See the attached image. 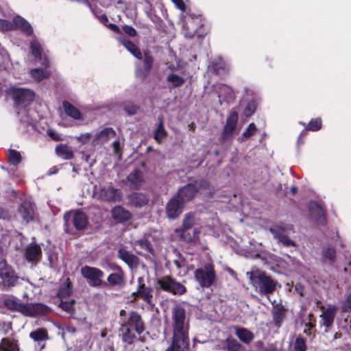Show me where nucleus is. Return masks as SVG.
<instances>
[{
	"mask_svg": "<svg viewBox=\"0 0 351 351\" xmlns=\"http://www.w3.org/2000/svg\"><path fill=\"white\" fill-rule=\"evenodd\" d=\"M170 324L175 343H178L180 348H184L186 340L189 341V317L180 304H176L172 308Z\"/></svg>",
	"mask_w": 351,
	"mask_h": 351,
	"instance_id": "1",
	"label": "nucleus"
},
{
	"mask_svg": "<svg viewBox=\"0 0 351 351\" xmlns=\"http://www.w3.org/2000/svg\"><path fill=\"white\" fill-rule=\"evenodd\" d=\"M254 290L261 295H269L275 291L277 282L257 268H252L246 272Z\"/></svg>",
	"mask_w": 351,
	"mask_h": 351,
	"instance_id": "2",
	"label": "nucleus"
},
{
	"mask_svg": "<svg viewBox=\"0 0 351 351\" xmlns=\"http://www.w3.org/2000/svg\"><path fill=\"white\" fill-rule=\"evenodd\" d=\"M64 230L67 233H73V228L76 230H82L85 228L88 223V219L86 215L81 211H70L64 214Z\"/></svg>",
	"mask_w": 351,
	"mask_h": 351,
	"instance_id": "3",
	"label": "nucleus"
},
{
	"mask_svg": "<svg viewBox=\"0 0 351 351\" xmlns=\"http://www.w3.org/2000/svg\"><path fill=\"white\" fill-rule=\"evenodd\" d=\"M195 280L204 287H210L215 281V274L212 265L206 264L195 272Z\"/></svg>",
	"mask_w": 351,
	"mask_h": 351,
	"instance_id": "4",
	"label": "nucleus"
},
{
	"mask_svg": "<svg viewBox=\"0 0 351 351\" xmlns=\"http://www.w3.org/2000/svg\"><path fill=\"white\" fill-rule=\"evenodd\" d=\"M15 29H21L28 34L32 33V28L30 24L20 16H15L13 19L12 23L4 19H0L1 31H10Z\"/></svg>",
	"mask_w": 351,
	"mask_h": 351,
	"instance_id": "5",
	"label": "nucleus"
},
{
	"mask_svg": "<svg viewBox=\"0 0 351 351\" xmlns=\"http://www.w3.org/2000/svg\"><path fill=\"white\" fill-rule=\"evenodd\" d=\"M157 285L162 290L174 295H182L186 292L185 287L169 276H164L157 280Z\"/></svg>",
	"mask_w": 351,
	"mask_h": 351,
	"instance_id": "6",
	"label": "nucleus"
},
{
	"mask_svg": "<svg viewBox=\"0 0 351 351\" xmlns=\"http://www.w3.org/2000/svg\"><path fill=\"white\" fill-rule=\"evenodd\" d=\"M80 271L90 286L99 287L102 284L101 278L104 274L101 269L86 265L81 268Z\"/></svg>",
	"mask_w": 351,
	"mask_h": 351,
	"instance_id": "7",
	"label": "nucleus"
},
{
	"mask_svg": "<svg viewBox=\"0 0 351 351\" xmlns=\"http://www.w3.org/2000/svg\"><path fill=\"white\" fill-rule=\"evenodd\" d=\"M137 283L136 290L132 294V297L133 298L132 302L136 301L138 298H141L148 304L152 305V299L153 298L152 288L145 285V278L143 277H138Z\"/></svg>",
	"mask_w": 351,
	"mask_h": 351,
	"instance_id": "8",
	"label": "nucleus"
},
{
	"mask_svg": "<svg viewBox=\"0 0 351 351\" xmlns=\"http://www.w3.org/2000/svg\"><path fill=\"white\" fill-rule=\"evenodd\" d=\"M19 277L11 266L5 261H0V279L3 286L13 287L16 285Z\"/></svg>",
	"mask_w": 351,
	"mask_h": 351,
	"instance_id": "9",
	"label": "nucleus"
},
{
	"mask_svg": "<svg viewBox=\"0 0 351 351\" xmlns=\"http://www.w3.org/2000/svg\"><path fill=\"white\" fill-rule=\"evenodd\" d=\"M120 322L138 334L142 333L144 330V324L141 317L135 311L129 312L127 317L121 318Z\"/></svg>",
	"mask_w": 351,
	"mask_h": 351,
	"instance_id": "10",
	"label": "nucleus"
},
{
	"mask_svg": "<svg viewBox=\"0 0 351 351\" xmlns=\"http://www.w3.org/2000/svg\"><path fill=\"white\" fill-rule=\"evenodd\" d=\"M203 25L201 16H189L184 21L183 34L186 38H193L197 34V29Z\"/></svg>",
	"mask_w": 351,
	"mask_h": 351,
	"instance_id": "11",
	"label": "nucleus"
},
{
	"mask_svg": "<svg viewBox=\"0 0 351 351\" xmlns=\"http://www.w3.org/2000/svg\"><path fill=\"white\" fill-rule=\"evenodd\" d=\"M11 94L17 104H29L35 97V93L33 90L25 88H13L11 90Z\"/></svg>",
	"mask_w": 351,
	"mask_h": 351,
	"instance_id": "12",
	"label": "nucleus"
},
{
	"mask_svg": "<svg viewBox=\"0 0 351 351\" xmlns=\"http://www.w3.org/2000/svg\"><path fill=\"white\" fill-rule=\"evenodd\" d=\"M320 308L322 309V313L319 316V324L322 326H324L328 329L334 322L337 312V308L335 305L330 304L326 308L322 306Z\"/></svg>",
	"mask_w": 351,
	"mask_h": 351,
	"instance_id": "13",
	"label": "nucleus"
},
{
	"mask_svg": "<svg viewBox=\"0 0 351 351\" xmlns=\"http://www.w3.org/2000/svg\"><path fill=\"white\" fill-rule=\"evenodd\" d=\"M237 122V112L235 111L231 112L226 119V122L223 127V130L221 134V138L223 140L226 141L230 139L236 130Z\"/></svg>",
	"mask_w": 351,
	"mask_h": 351,
	"instance_id": "14",
	"label": "nucleus"
},
{
	"mask_svg": "<svg viewBox=\"0 0 351 351\" xmlns=\"http://www.w3.org/2000/svg\"><path fill=\"white\" fill-rule=\"evenodd\" d=\"M183 205L184 202L176 196L171 198L166 206L167 217L173 219L178 217L182 212Z\"/></svg>",
	"mask_w": 351,
	"mask_h": 351,
	"instance_id": "15",
	"label": "nucleus"
},
{
	"mask_svg": "<svg viewBox=\"0 0 351 351\" xmlns=\"http://www.w3.org/2000/svg\"><path fill=\"white\" fill-rule=\"evenodd\" d=\"M47 307L40 303L23 304L21 313L25 316L35 317L45 313Z\"/></svg>",
	"mask_w": 351,
	"mask_h": 351,
	"instance_id": "16",
	"label": "nucleus"
},
{
	"mask_svg": "<svg viewBox=\"0 0 351 351\" xmlns=\"http://www.w3.org/2000/svg\"><path fill=\"white\" fill-rule=\"evenodd\" d=\"M116 135L115 131L112 128H105L93 135L87 134V137L93 138L97 143H105L114 138Z\"/></svg>",
	"mask_w": 351,
	"mask_h": 351,
	"instance_id": "17",
	"label": "nucleus"
},
{
	"mask_svg": "<svg viewBox=\"0 0 351 351\" xmlns=\"http://www.w3.org/2000/svg\"><path fill=\"white\" fill-rule=\"evenodd\" d=\"M197 191V189L196 186L193 184H189L181 188L176 197L184 203L193 199L196 195Z\"/></svg>",
	"mask_w": 351,
	"mask_h": 351,
	"instance_id": "18",
	"label": "nucleus"
},
{
	"mask_svg": "<svg viewBox=\"0 0 351 351\" xmlns=\"http://www.w3.org/2000/svg\"><path fill=\"white\" fill-rule=\"evenodd\" d=\"M133 246L138 254H143L145 255L147 254H154V249L151 243L145 238L135 241L133 243Z\"/></svg>",
	"mask_w": 351,
	"mask_h": 351,
	"instance_id": "19",
	"label": "nucleus"
},
{
	"mask_svg": "<svg viewBox=\"0 0 351 351\" xmlns=\"http://www.w3.org/2000/svg\"><path fill=\"white\" fill-rule=\"evenodd\" d=\"M118 256L131 269L137 267L138 265V258L137 256L125 249H120L118 251Z\"/></svg>",
	"mask_w": 351,
	"mask_h": 351,
	"instance_id": "20",
	"label": "nucleus"
},
{
	"mask_svg": "<svg viewBox=\"0 0 351 351\" xmlns=\"http://www.w3.org/2000/svg\"><path fill=\"white\" fill-rule=\"evenodd\" d=\"M112 217L116 221L124 223L130 219L132 215L122 206H117L112 210Z\"/></svg>",
	"mask_w": 351,
	"mask_h": 351,
	"instance_id": "21",
	"label": "nucleus"
},
{
	"mask_svg": "<svg viewBox=\"0 0 351 351\" xmlns=\"http://www.w3.org/2000/svg\"><path fill=\"white\" fill-rule=\"evenodd\" d=\"M128 182L131 188L138 189L144 182L143 176L140 170L135 169L127 177Z\"/></svg>",
	"mask_w": 351,
	"mask_h": 351,
	"instance_id": "22",
	"label": "nucleus"
},
{
	"mask_svg": "<svg viewBox=\"0 0 351 351\" xmlns=\"http://www.w3.org/2000/svg\"><path fill=\"white\" fill-rule=\"evenodd\" d=\"M100 196L108 201H116L119 199L121 196V192L119 189H115L111 186L103 188L100 191Z\"/></svg>",
	"mask_w": 351,
	"mask_h": 351,
	"instance_id": "23",
	"label": "nucleus"
},
{
	"mask_svg": "<svg viewBox=\"0 0 351 351\" xmlns=\"http://www.w3.org/2000/svg\"><path fill=\"white\" fill-rule=\"evenodd\" d=\"M216 88L219 92V97L220 101L221 97H222L223 99L228 103L231 102L234 99V93L230 87L225 84H221L219 85Z\"/></svg>",
	"mask_w": 351,
	"mask_h": 351,
	"instance_id": "24",
	"label": "nucleus"
},
{
	"mask_svg": "<svg viewBox=\"0 0 351 351\" xmlns=\"http://www.w3.org/2000/svg\"><path fill=\"white\" fill-rule=\"evenodd\" d=\"M144 71L136 70V75L141 80H144L149 73L153 64L152 58L147 53L144 54Z\"/></svg>",
	"mask_w": 351,
	"mask_h": 351,
	"instance_id": "25",
	"label": "nucleus"
},
{
	"mask_svg": "<svg viewBox=\"0 0 351 351\" xmlns=\"http://www.w3.org/2000/svg\"><path fill=\"white\" fill-rule=\"evenodd\" d=\"M292 230V226L284 223L276 225L269 228V232L276 239H278L280 237L285 234V233L291 232Z\"/></svg>",
	"mask_w": 351,
	"mask_h": 351,
	"instance_id": "26",
	"label": "nucleus"
},
{
	"mask_svg": "<svg viewBox=\"0 0 351 351\" xmlns=\"http://www.w3.org/2000/svg\"><path fill=\"white\" fill-rule=\"evenodd\" d=\"M18 341L10 338H3L0 341V351H19Z\"/></svg>",
	"mask_w": 351,
	"mask_h": 351,
	"instance_id": "27",
	"label": "nucleus"
},
{
	"mask_svg": "<svg viewBox=\"0 0 351 351\" xmlns=\"http://www.w3.org/2000/svg\"><path fill=\"white\" fill-rule=\"evenodd\" d=\"M19 211L23 219L26 222H29L33 219L34 209L32 205L29 202H25L23 203L20 206Z\"/></svg>",
	"mask_w": 351,
	"mask_h": 351,
	"instance_id": "28",
	"label": "nucleus"
},
{
	"mask_svg": "<svg viewBox=\"0 0 351 351\" xmlns=\"http://www.w3.org/2000/svg\"><path fill=\"white\" fill-rule=\"evenodd\" d=\"M41 256V248L37 245L29 246L26 249L25 257L28 261H38Z\"/></svg>",
	"mask_w": 351,
	"mask_h": 351,
	"instance_id": "29",
	"label": "nucleus"
},
{
	"mask_svg": "<svg viewBox=\"0 0 351 351\" xmlns=\"http://www.w3.org/2000/svg\"><path fill=\"white\" fill-rule=\"evenodd\" d=\"M119 332L123 342L128 344H132L134 342L136 338V335L134 333L136 332L134 331L132 329L129 328H128V326L121 324Z\"/></svg>",
	"mask_w": 351,
	"mask_h": 351,
	"instance_id": "30",
	"label": "nucleus"
},
{
	"mask_svg": "<svg viewBox=\"0 0 351 351\" xmlns=\"http://www.w3.org/2000/svg\"><path fill=\"white\" fill-rule=\"evenodd\" d=\"M118 40L136 58H143L141 51L133 43L123 37H119Z\"/></svg>",
	"mask_w": 351,
	"mask_h": 351,
	"instance_id": "31",
	"label": "nucleus"
},
{
	"mask_svg": "<svg viewBox=\"0 0 351 351\" xmlns=\"http://www.w3.org/2000/svg\"><path fill=\"white\" fill-rule=\"evenodd\" d=\"M29 337L39 345L49 339L47 332L44 328H38L31 332Z\"/></svg>",
	"mask_w": 351,
	"mask_h": 351,
	"instance_id": "32",
	"label": "nucleus"
},
{
	"mask_svg": "<svg viewBox=\"0 0 351 351\" xmlns=\"http://www.w3.org/2000/svg\"><path fill=\"white\" fill-rule=\"evenodd\" d=\"M62 106L65 113L68 116L76 120L81 119V112L74 106L68 101H63Z\"/></svg>",
	"mask_w": 351,
	"mask_h": 351,
	"instance_id": "33",
	"label": "nucleus"
},
{
	"mask_svg": "<svg viewBox=\"0 0 351 351\" xmlns=\"http://www.w3.org/2000/svg\"><path fill=\"white\" fill-rule=\"evenodd\" d=\"M116 270L117 272L110 274L107 278L111 285H120L123 282V272L121 267H117Z\"/></svg>",
	"mask_w": 351,
	"mask_h": 351,
	"instance_id": "34",
	"label": "nucleus"
},
{
	"mask_svg": "<svg viewBox=\"0 0 351 351\" xmlns=\"http://www.w3.org/2000/svg\"><path fill=\"white\" fill-rule=\"evenodd\" d=\"M235 334L241 341L245 343H250L254 339V335L246 328H236Z\"/></svg>",
	"mask_w": 351,
	"mask_h": 351,
	"instance_id": "35",
	"label": "nucleus"
},
{
	"mask_svg": "<svg viewBox=\"0 0 351 351\" xmlns=\"http://www.w3.org/2000/svg\"><path fill=\"white\" fill-rule=\"evenodd\" d=\"M56 152L58 156L64 160L71 159L74 156L72 149L66 145L57 146L56 147Z\"/></svg>",
	"mask_w": 351,
	"mask_h": 351,
	"instance_id": "36",
	"label": "nucleus"
},
{
	"mask_svg": "<svg viewBox=\"0 0 351 351\" xmlns=\"http://www.w3.org/2000/svg\"><path fill=\"white\" fill-rule=\"evenodd\" d=\"M8 163L10 165L16 167L22 160V156L20 152L9 149L8 152Z\"/></svg>",
	"mask_w": 351,
	"mask_h": 351,
	"instance_id": "37",
	"label": "nucleus"
},
{
	"mask_svg": "<svg viewBox=\"0 0 351 351\" xmlns=\"http://www.w3.org/2000/svg\"><path fill=\"white\" fill-rule=\"evenodd\" d=\"M73 289L71 282L67 279L66 281L60 287L58 292V297L60 300L66 299L71 295Z\"/></svg>",
	"mask_w": 351,
	"mask_h": 351,
	"instance_id": "38",
	"label": "nucleus"
},
{
	"mask_svg": "<svg viewBox=\"0 0 351 351\" xmlns=\"http://www.w3.org/2000/svg\"><path fill=\"white\" fill-rule=\"evenodd\" d=\"M167 81L170 84L173 88L180 87L184 83V79L176 73H171L167 75Z\"/></svg>",
	"mask_w": 351,
	"mask_h": 351,
	"instance_id": "39",
	"label": "nucleus"
},
{
	"mask_svg": "<svg viewBox=\"0 0 351 351\" xmlns=\"http://www.w3.org/2000/svg\"><path fill=\"white\" fill-rule=\"evenodd\" d=\"M309 210H310L311 215L317 219H319V218H321L324 215L323 209L316 202H311L310 203Z\"/></svg>",
	"mask_w": 351,
	"mask_h": 351,
	"instance_id": "40",
	"label": "nucleus"
},
{
	"mask_svg": "<svg viewBox=\"0 0 351 351\" xmlns=\"http://www.w3.org/2000/svg\"><path fill=\"white\" fill-rule=\"evenodd\" d=\"M31 76L38 81H40L49 76V73L43 69H34L30 71Z\"/></svg>",
	"mask_w": 351,
	"mask_h": 351,
	"instance_id": "41",
	"label": "nucleus"
},
{
	"mask_svg": "<svg viewBox=\"0 0 351 351\" xmlns=\"http://www.w3.org/2000/svg\"><path fill=\"white\" fill-rule=\"evenodd\" d=\"M256 130L257 128L256 125L254 123H250L243 132L242 136L238 138V141L239 142L244 141L245 138L253 136L256 133Z\"/></svg>",
	"mask_w": 351,
	"mask_h": 351,
	"instance_id": "42",
	"label": "nucleus"
},
{
	"mask_svg": "<svg viewBox=\"0 0 351 351\" xmlns=\"http://www.w3.org/2000/svg\"><path fill=\"white\" fill-rule=\"evenodd\" d=\"M30 48L32 54L36 58L42 60V48L40 44L37 40H32L30 44Z\"/></svg>",
	"mask_w": 351,
	"mask_h": 351,
	"instance_id": "43",
	"label": "nucleus"
},
{
	"mask_svg": "<svg viewBox=\"0 0 351 351\" xmlns=\"http://www.w3.org/2000/svg\"><path fill=\"white\" fill-rule=\"evenodd\" d=\"M166 136L167 132L164 128L163 121H160L155 132L154 138L158 142H160Z\"/></svg>",
	"mask_w": 351,
	"mask_h": 351,
	"instance_id": "44",
	"label": "nucleus"
},
{
	"mask_svg": "<svg viewBox=\"0 0 351 351\" xmlns=\"http://www.w3.org/2000/svg\"><path fill=\"white\" fill-rule=\"evenodd\" d=\"M228 351H244L242 346L234 339H227Z\"/></svg>",
	"mask_w": 351,
	"mask_h": 351,
	"instance_id": "45",
	"label": "nucleus"
},
{
	"mask_svg": "<svg viewBox=\"0 0 351 351\" xmlns=\"http://www.w3.org/2000/svg\"><path fill=\"white\" fill-rule=\"evenodd\" d=\"M5 305L11 310H14L21 313L23 304L18 302L14 299L8 298L5 300Z\"/></svg>",
	"mask_w": 351,
	"mask_h": 351,
	"instance_id": "46",
	"label": "nucleus"
},
{
	"mask_svg": "<svg viewBox=\"0 0 351 351\" xmlns=\"http://www.w3.org/2000/svg\"><path fill=\"white\" fill-rule=\"evenodd\" d=\"M74 303H75L74 300H64V299H62V300H60L59 306L62 310L70 313L73 310Z\"/></svg>",
	"mask_w": 351,
	"mask_h": 351,
	"instance_id": "47",
	"label": "nucleus"
},
{
	"mask_svg": "<svg viewBox=\"0 0 351 351\" xmlns=\"http://www.w3.org/2000/svg\"><path fill=\"white\" fill-rule=\"evenodd\" d=\"M195 223V216L192 213L185 215L183 219V227L184 229H190Z\"/></svg>",
	"mask_w": 351,
	"mask_h": 351,
	"instance_id": "48",
	"label": "nucleus"
},
{
	"mask_svg": "<svg viewBox=\"0 0 351 351\" xmlns=\"http://www.w3.org/2000/svg\"><path fill=\"white\" fill-rule=\"evenodd\" d=\"M256 109V103L254 101H250L247 103L244 110V114L245 117H250Z\"/></svg>",
	"mask_w": 351,
	"mask_h": 351,
	"instance_id": "49",
	"label": "nucleus"
},
{
	"mask_svg": "<svg viewBox=\"0 0 351 351\" xmlns=\"http://www.w3.org/2000/svg\"><path fill=\"white\" fill-rule=\"evenodd\" d=\"M306 348L304 339L298 337L295 339L292 351H306Z\"/></svg>",
	"mask_w": 351,
	"mask_h": 351,
	"instance_id": "50",
	"label": "nucleus"
},
{
	"mask_svg": "<svg viewBox=\"0 0 351 351\" xmlns=\"http://www.w3.org/2000/svg\"><path fill=\"white\" fill-rule=\"evenodd\" d=\"M189 346V341L186 340V346L184 348H180L178 343H176L173 337L171 345L167 348L165 351H186Z\"/></svg>",
	"mask_w": 351,
	"mask_h": 351,
	"instance_id": "51",
	"label": "nucleus"
},
{
	"mask_svg": "<svg viewBox=\"0 0 351 351\" xmlns=\"http://www.w3.org/2000/svg\"><path fill=\"white\" fill-rule=\"evenodd\" d=\"M322 127V121L320 119H315L311 120L308 126L307 129L311 131H317L319 130Z\"/></svg>",
	"mask_w": 351,
	"mask_h": 351,
	"instance_id": "52",
	"label": "nucleus"
},
{
	"mask_svg": "<svg viewBox=\"0 0 351 351\" xmlns=\"http://www.w3.org/2000/svg\"><path fill=\"white\" fill-rule=\"evenodd\" d=\"M335 252L333 249L328 248L324 251V257L332 261L335 259Z\"/></svg>",
	"mask_w": 351,
	"mask_h": 351,
	"instance_id": "53",
	"label": "nucleus"
},
{
	"mask_svg": "<svg viewBox=\"0 0 351 351\" xmlns=\"http://www.w3.org/2000/svg\"><path fill=\"white\" fill-rule=\"evenodd\" d=\"M342 311L345 312L351 311V293L347 296L346 300L342 306Z\"/></svg>",
	"mask_w": 351,
	"mask_h": 351,
	"instance_id": "54",
	"label": "nucleus"
},
{
	"mask_svg": "<svg viewBox=\"0 0 351 351\" xmlns=\"http://www.w3.org/2000/svg\"><path fill=\"white\" fill-rule=\"evenodd\" d=\"M124 110L128 114L133 115L137 112L138 107L134 104H129L125 106Z\"/></svg>",
	"mask_w": 351,
	"mask_h": 351,
	"instance_id": "55",
	"label": "nucleus"
},
{
	"mask_svg": "<svg viewBox=\"0 0 351 351\" xmlns=\"http://www.w3.org/2000/svg\"><path fill=\"white\" fill-rule=\"evenodd\" d=\"M278 241L286 246L294 245V242L285 234L280 237Z\"/></svg>",
	"mask_w": 351,
	"mask_h": 351,
	"instance_id": "56",
	"label": "nucleus"
},
{
	"mask_svg": "<svg viewBox=\"0 0 351 351\" xmlns=\"http://www.w3.org/2000/svg\"><path fill=\"white\" fill-rule=\"evenodd\" d=\"M123 30L125 34L130 36H134L136 34V29L130 25H125L123 27Z\"/></svg>",
	"mask_w": 351,
	"mask_h": 351,
	"instance_id": "57",
	"label": "nucleus"
},
{
	"mask_svg": "<svg viewBox=\"0 0 351 351\" xmlns=\"http://www.w3.org/2000/svg\"><path fill=\"white\" fill-rule=\"evenodd\" d=\"M201 232V230L199 228H195L193 230V238L191 237H189V238H184V239L186 241H197L199 240V235Z\"/></svg>",
	"mask_w": 351,
	"mask_h": 351,
	"instance_id": "58",
	"label": "nucleus"
},
{
	"mask_svg": "<svg viewBox=\"0 0 351 351\" xmlns=\"http://www.w3.org/2000/svg\"><path fill=\"white\" fill-rule=\"evenodd\" d=\"M47 134L56 141H59L62 140L60 136L55 130L52 129H49L47 130Z\"/></svg>",
	"mask_w": 351,
	"mask_h": 351,
	"instance_id": "59",
	"label": "nucleus"
},
{
	"mask_svg": "<svg viewBox=\"0 0 351 351\" xmlns=\"http://www.w3.org/2000/svg\"><path fill=\"white\" fill-rule=\"evenodd\" d=\"M283 318V314L280 312L276 313L274 315V322L275 325L279 327Z\"/></svg>",
	"mask_w": 351,
	"mask_h": 351,
	"instance_id": "60",
	"label": "nucleus"
},
{
	"mask_svg": "<svg viewBox=\"0 0 351 351\" xmlns=\"http://www.w3.org/2000/svg\"><path fill=\"white\" fill-rule=\"evenodd\" d=\"M171 1L175 4L176 8L182 12H184L186 10V5L183 0H171Z\"/></svg>",
	"mask_w": 351,
	"mask_h": 351,
	"instance_id": "61",
	"label": "nucleus"
},
{
	"mask_svg": "<svg viewBox=\"0 0 351 351\" xmlns=\"http://www.w3.org/2000/svg\"><path fill=\"white\" fill-rule=\"evenodd\" d=\"M112 147H113V149H114V153L115 154H118L119 153V147H120V143L119 141H114L112 143Z\"/></svg>",
	"mask_w": 351,
	"mask_h": 351,
	"instance_id": "62",
	"label": "nucleus"
},
{
	"mask_svg": "<svg viewBox=\"0 0 351 351\" xmlns=\"http://www.w3.org/2000/svg\"><path fill=\"white\" fill-rule=\"evenodd\" d=\"M108 26L110 28V29L112 30L113 32H117V33L120 32V29L117 25L110 23V24H109Z\"/></svg>",
	"mask_w": 351,
	"mask_h": 351,
	"instance_id": "63",
	"label": "nucleus"
},
{
	"mask_svg": "<svg viewBox=\"0 0 351 351\" xmlns=\"http://www.w3.org/2000/svg\"><path fill=\"white\" fill-rule=\"evenodd\" d=\"M147 202V199L145 198V196L143 195H141V201L140 202H136V204L139 206H141L144 204H145Z\"/></svg>",
	"mask_w": 351,
	"mask_h": 351,
	"instance_id": "64",
	"label": "nucleus"
}]
</instances>
